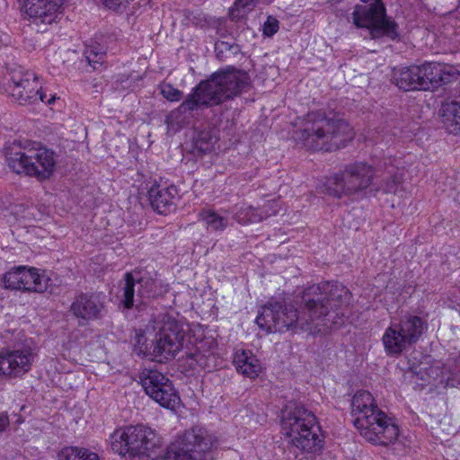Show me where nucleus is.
Returning a JSON list of instances; mask_svg holds the SVG:
<instances>
[{
    "label": "nucleus",
    "instance_id": "nucleus-1",
    "mask_svg": "<svg viewBox=\"0 0 460 460\" xmlns=\"http://www.w3.org/2000/svg\"><path fill=\"white\" fill-rule=\"evenodd\" d=\"M349 290L338 281L323 282L305 288L296 304L283 305L279 301L270 299L262 307L256 318V323L267 332H284L292 328L306 329L318 320H332L344 316L342 308L349 304Z\"/></svg>",
    "mask_w": 460,
    "mask_h": 460
},
{
    "label": "nucleus",
    "instance_id": "nucleus-2",
    "mask_svg": "<svg viewBox=\"0 0 460 460\" xmlns=\"http://www.w3.org/2000/svg\"><path fill=\"white\" fill-rule=\"evenodd\" d=\"M250 84V76L244 71L233 67L217 71L195 86L172 113L185 114L202 106L218 105L246 92Z\"/></svg>",
    "mask_w": 460,
    "mask_h": 460
},
{
    "label": "nucleus",
    "instance_id": "nucleus-3",
    "mask_svg": "<svg viewBox=\"0 0 460 460\" xmlns=\"http://www.w3.org/2000/svg\"><path fill=\"white\" fill-rule=\"evenodd\" d=\"M281 428L288 438L286 454L289 460L301 459L323 447L315 415L300 403L289 402L282 410Z\"/></svg>",
    "mask_w": 460,
    "mask_h": 460
},
{
    "label": "nucleus",
    "instance_id": "nucleus-4",
    "mask_svg": "<svg viewBox=\"0 0 460 460\" xmlns=\"http://www.w3.org/2000/svg\"><path fill=\"white\" fill-rule=\"evenodd\" d=\"M351 415L354 426L370 443L388 446L397 440L398 425L378 408L369 392L359 390L354 394L351 400Z\"/></svg>",
    "mask_w": 460,
    "mask_h": 460
},
{
    "label": "nucleus",
    "instance_id": "nucleus-5",
    "mask_svg": "<svg viewBox=\"0 0 460 460\" xmlns=\"http://www.w3.org/2000/svg\"><path fill=\"white\" fill-rule=\"evenodd\" d=\"M353 134L349 125L341 119L328 118L324 112L307 114L304 128L296 132L303 146L314 151L331 152L345 146Z\"/></svg>",
    "mask_w": 460,
    "mask_h": 460
},
{
    "label": "nucleus",
    "instance_id": "nucleus-6",
    "mask_svg": "<svg viewBox=\"0 0 460 460\" xmlns=\"http://www.w3.org/2000/svg\"><path fill=\"white\" fill-rule=\"evenodd\" d=\"M5 156L13 172L36 178L40 181L49 179L55 171L54 151L40 143L14 141L6 148Z\"/></svg>",
    "mask_w": 460,
    "mask_h": 460
},
{
    "label": "nucleus",
    "instance_id": "nucleus-7",
    "mask_svg": "<svg viewBox=\"0 0 460 460\" xmlns=\"http://www.w3.org/2000/svg\"><path fill=\"white\" fill-rule=\"evenodd\" d=\"M165 290L154 270L137 268L124 275L120 302L127 309L138 307L146 301L162 296Z\"/></svg>",
    "mask_w": 460,
    "mask_h": 460
},
{
    "label": "nucleus",
    "instance_id": "nucleus-8",
    "mask_svg": "<svg viewBox=\"0 0 460 460\" xmlns=\"http://www.w3.org/2000/svg\"><path fill=\"white\" fill-rule=\"evenodd\" d=\"M376 172V164L371 165L359 161L349 164L328 180L327 191L339 199L360 194L373 184Z\"/></svg>",
    "mask_w": 460,
    "mask_h": 460
},
{
    "label": "nucleus",
    "instance_id": "nucleus-9",
    "mask_svg": "<svg viewBox=\"0 0 460 460\" xmlns=\"http://www.w3.org/2000/svg\"><path fill=\"white\" fill-rule=\"evenodd\" d=\"M367 5L356 4L351 13L352 23L357 28L369 30L373 39L387 37L395 40L398 37V24L387 17L386 7L383 0H360Z\"/></svg>",
    "mask_w": 460,
    "mask_h": 460
},
{
    "label": "nucleus",
    "instance_id": "nucleus-10",
    "mask_svg": "<svg viewBox=\"0 0 460 460\" xmlns=\"http://www.w3.org/2000/svg\"><path fill=\"white\" fill-rule=\"evenodd\" d=\"M4 92L21 105L35 104L40 102L52 103L55 96L48 98L32 71L22 66H14L8 70L4 76Z\"/></svg>",
    "mask_w": 460,
    "mask_h": 460
},
{
    "label": "nucleus",
    "instance_id": "nucleus-11",
    "mask_svg": "<svg viewBox=\"0 0 460 460\" xmlns=\"http://www.w3.org/2000/svg\"><path fill=\"white\" fill-rule=\"evenodd\" d=\"M161 440L154 429L145 425L127 426L115 430L111 436L113 452L137 456L160 447Z\"/></svg>",
    "mask_w": 460,
    "mask_h": 460
},
{
    "label": "nucleus",
    "instance_id": "nucleus-12",
    "mask_svg": "<svg viewBox=\"0 0 460 460\" xmlns=\"http://www.w3.org/2000/svg\"><path fill=\"white\" fill-rule=\"evenodd\" d=\"M184 332L181 325L170 316L164 315L155 327V335L146 346V351L157 361L174 358L183 347Z\"/></svg>",
    "mask_w": 460,
    "mask_h": 460
},
{
    "label": "nucleus",
    "instance_id": "nucleus-13",
    "mask_svg": "<svg viewBox=\"0 0 460 460\" xmlns=\"http://www.w3.org/2000/svg\"><path fill=\"white\" fill-rule=\"evenodd\" d=\"M427 323L418 315H405L399 323H392L383 335L388 355L397 356L419 341L427 330Z\"/></svg>",
    "mask_w": 460,
    "mask_h": 460
},
{
    "label": "nucleus",
    "instance_id": "nucleus-14",
    "mask_svg": "<svg viewBox=\"0 0 460 460\" xmlns=\"http://www.w3.org/2000/svg\"><path fill=\"white\" fill-rule=\"evenodd\" d=\"M213 442L212 436L205 429L192 428L171 443L162 460H207L206 454Z\"/></svg>",
    "mask_w": 460,
    "mask_h": 460
},
{
    "label": "nucleus",
    "instance_id": "nucleus-15",
    "mask_svg": "<svg viewBox=\"0 0 460 460\" xmlns=\"http://www.w3.org/2000/svg\"><path fill=\"white\" fill-rule=\"evenodd\" d=\"M139 378L146 394L161 406L174 410L180 404L181 399L172 382L163 373L146 368Z\"/></svg>",
    "mask_w": 460,
    "mask_h": 460
},
{
    "label": "nucleus",
    "instance_id": "nucleus-16",
    "mask_svg": "<svg viewBox=\"0 0 460 460\" xmlns=\"http://www.w3.org/2000/svg\"><path fill=\"white\" fill-rule=\"evenodd\" d=\"M69 312L82 326L99 321L107 314L106 296L102 292H80L71 303Z\"/></svg>",
    "mask_w": 460,
    "mask_h": 460
},
{
    "label": "nucleus",
    "instance_id": "nucleus-17",
    "mask_svg": "<svg viewBox=\"0 0 460 460\" xmlns=\"http://www.w3.org/2000/svg\"><path fill=\"white\" fill-rule=\"evenodd\" d=\"M63 0H25L23 8L37 31L44 32L57 21Z\"/></svg>",
    "mask_w": 460,
    "mask_h": 460
},
{
    "label": "nucleus",
    "instance_id": "nucleus-18",
    "mask_svg": "<svg viewBox=\"0 0 460 460\" xmlns=\"http://www.w3.org/2000/svg\"><path fill=\"white\" fill-rule=\"evenodd\" d=\"M33 356L30 348L0 349V373L16 377L31 369Z\"/></svg>",
    "mask_w": 460,
    "mask_h": 460
},
{
    "label": "nucleus",
    "instance_id": "nucleus-19",
    "mask_svg": "<svg viewBox=\"0 0 460 460\" xmlns=\"http://www.w3.org/2000/svg\"><path fill=\"white\" fill-rule=\"evenodd\" d=\"M401 164L400 160L393 157H385L376 164L375 178H382V181L374 189L375 191L396 193L403 176V168L400 166Z\"/></svg>",
    "mask_w": 460,
    "mask_h": 460
},
{
    "label": "nucleus",
    "instance_id": "nucleus-20",
    "mask_svg": "<svg viewBox=\"0 0 460 460\" xmlns=\"http://www.w3.org/2000/svg\"><path fill=\"white\" fill-rule=\"evenodd\" d=\"M178 197V189L174 185L154 184L148 190L150 205L158 214L166 215L173 211Z\"/></svg>",
    "mask_w": 460,
    "mask_h": 460
},
{
    "label": "nucleus",
    "instance_id": "nucleus-21",
    "mask_svg": "<svg viewBox=\"0 0 460 460\" xmlns=\"http://www.w3.org/2000/svg\"><path fill=\"white\" fill-rule=\"evenodd\" d=\"M391 81L403 91L421 90L418 66L394 67Z\"/></svg>",
    "mask_w": 460,
    "mask_h": 460
},
{
    "label": "nucleus",
    "instance_id": "nucleus-22",
    "mask_svg": "<svg viewBox=\"0 0 460 460\" xmlns=\"http://www.w3.org/2000/svg\"><path fill=\"white\" fill-rule=\"evenodd\" d=\"M233 363L239 374L250 379L256 378L262 369L260 360L250 350L236 351Z\"/></svg>",
    "mask_w": 460,
    "mask_h": 460
},
{
    "label": "nucleus",
    "instance_id": "nucleus-23",
    "mask_svg": "<svg viewBox=\"0 0 460 460\" xmlns=\"http://www.w3.org/2000/svg\"><path fill=\"white\" fill-rule=\"evenodd\" d=\"M419 67L420 84L422 91L430 90L446 83L443 66L439 63L428 62Z\"/></svg>",
    "mask_w": 460,
    "mask_h": 460
},
{
    "label": "nucleus",
    "instance_id": "nucleus-24",
    "mask_svg": "<svg viewBox=\"0 0 460 460\" xmlns=\"http://www.w3.org/2000/svg\"><path fill=\"white\" fill-rule=\"evenodd\" d=\"M442 123L451 134L460 133V98L446 102L440 109Z\"/></svg>",
    "mask_w": 460,
    "mask_h": 460
},
{
    "label": "nucleus",
    "instance_id": "nucleus-25",
    "mask_svg": "<svg viewBox=\"0 0 460 460\" xmlns=\"http://www.w3.org/2000/svg\"><path fill=\"white\" fill-rule=\"evenodd\" d=\"M233 218L240 225L254 224L262 221L263 219L275 216L277 209H273L271 213L265 212L264 214L259 213L258 209L252 206L243 204L240 207L235 206L233 210Z\"/></svg>",
    "mask_w": 460,
    "mask_h": 460
},
{
    "label": "nucleus",
    "instance_id": "nucleus-26",
    "mask_svg": "<svg viewBox=\"0 0 460 460\" xmlns=\"http://www.w3.org/2000/svg\"><path fill=\"white\" fill-rule=\"evenodd\" d=\"M49 281L37 269L25 266L24 291L42 293L47 290Z\"/></svg>",
    "mask_w": 460,
    "mask_h": 460
},
{
    "label": "nucleus",
    "instance_id": "nucleus-27",
    "mask_svg": "<svg viewBox=\"0 0 460 460\" xmlns=\"http://www.w3.org/2000/svg\"><path fill=\"white\" fill-rule=\"evenodd\" d=\"M199 218L209 231L223 232L228 226V218L213 209H202L199 213Z\"/></svg>",
    "mask_w": 460,
    "mask_h": 460
},
{
    "label": "nucleus",
    "instance_id": "nucleus-28",
    "mask_svg": "<svg viewBox=\"0 0 460 460\" xmlns=\"http://www.w3.org/2000/svg\"><path fill=\"white\" fill-rule=\"evenodd\" d=\"M25 266L12 269L4 276V287L13 290L24 291Z\"/></svg>",
    "mask_w": 460,
    "mask_h": 460
},
{
    "label": "nucleus",
    "instance_id": "nucleus-29",
    "mask_svg": "<svg viewBox=\"0 0 460 460\" xmlns=\"http://www.w3.org/2000/svg\"><path fill=\"white\" fill-rule=\"evenodd\" d=\"M58 460H99V456L85 448L67 447L61 450Z\"/></svg>",
    "mask_w": 460,
    "mask_h": 460
},
{
    "label": "nucleus",
    "instance_id": "nucleus-30",
    "mask_svg": "<svg viewBox=\"0 0 460 460\" xmlns=\"http://www.w3.org/2000/svg\"><path fill=\"white\" fill-rule=\"evenodd\" d=\"M84 55L90 66L93 69L97 68V66H101L104 60L105 51L100 44L87 45L84 50Z\"/></svg>",
    "mask_w": 460,
    "mask_h": 460
},
{
    "label": "nucleus",
    "instance_id": "nucleus-31",
    "mask_svg": "<svg viewBox=\"0 0 460 460\" xmlns=\"http://www.w3.org/2000/svg\"><path fill=\"white\" fill-rule=\"evenodd\" d=\"M258 0H235L234 5L229 10L232 20L238 21L246 13L253 10Z\"/></svg>",
    "mask_w": 460,
    "mask_h": 460
},
{
    "label": "nucleus",
    "instance_id": "nucleus-32",
    "mask_svg": "<svg viewBox=\"0 0 460 460\" xmlns=\"http://www.w3.org/2000/svg\"><path fill=\"white\" fill-rule=\"evenodd\" d=\"M217 140V137L211 130H203L196 137L195 146L199 152L207 153L212 150Z\"/></svg>",
    "mask_w": 460,
    "mask_h": 460
},
{
    "label": "nucleus",
    "instance_id": "nucleus-33",
    "mask_svg": "<svg viewBox=\"0 0 460 460\" xmlns=\"http://www.w3.org/2000/svg\"><path fill=\"white\" fill-rule=\"evenodd\" d=\"M187 358L190 361V367L195 368L199 367L200 368L206 369L209 367V356H206L205 354L196 351L193 353H189L187 355Z\"/></svg>",
    "mask_w": 460,
    "mask_h": 460
},
{
    "label": "nucleus",
    "instance_id": "nucleus-34",
    "mask_svg": "<svg viewBox=\"0 0 460 460\" xmlns=\"http://www.w3.org/2000/svg\"><path fill=\"white\" fill-rule=\"evenodd\" d=\"M161 94L169 102H178L183 96L182 92L174 88L171 84L161 85Z\"/></svg>",
    "mask_w": 460,
    "mask_h": 460
},
{
    "label": "nucleus",
    "instance_id": "nucleus-35",
    "mask_svg": "<svg viewBox=\"0 0 460 460\" xmlns=\"http://www.w3.org/2000/svg\"><path fill=\"white\" fill-rule=\"evenodd\" d=\"M204 22V18L202 15V13L199 10L197 11H190V10H184V22L187 25L192 24V25H200Z\"/></svg>",
    "mask_w": 460,
    "mask_h": 460
},
{
    "label": "nucleus",
    "instance_id": "nucleus-36",
    "mask_svg": "<svg viewBox=\"0 0 460 460\" xmlns=\"http://www.w3.org/2000/svg\"><path fill=\"white\" fill-rule=\"evenodd\" d=\"M279 28V22L276 18L269 16L263 25V34L268 37L273 36Z\"/></svg>",
    "mask_w": 460,
    "mask_h": 460
},
{
    "label": "nucleus",
    "instance_id": "nucleus-37",
    "mask_svg": "<svg viewBox=\"0 0 460 460\" xmlns=\"http://www.w3.org/2000/svg\"><path fill=\"white\" fill-rule=\"evenodd\" d=\"M275 208L277 209V213H278L279 209V202L276 200H270L262 208H257V209H258L259 213L264 214L267 211L271 213L272 210Z\"/></svg>",
    "mask_w": 460,
    "mask_h": 460
},
{
    "label": "nucleus",
    "instance_id": "nucleus-38",
    "mask_svg": "<svg viewBox=\"0 0 460 460\" xmlns=\"http://www.w3.org/2000/svg\"><path fill=\"white\" fill-rule=\"evenodd\" d=\"M231 48H234V51H239L240 50V48L237 44H230L228 42H226V41H221V42H218L216 44V50L217 51H224V50H229L231 49Z\"/></svg>",
    "mask_w": 460,
    "mask_h": 460
},
{
    "label": "nucleus",
    "instance_id": "nucleus-39",
    "mask_svg": "<svg viewBox=\"0 0 460 460\" xmlns=\"http://www.w3.org/2000/svg\"><path fill=\"white\" fill-rule=\"evenodd\" d=\"M10 420L7 413H0V434H2L9 427Z\"/></svg>",
    "mask_w": 460,
    "mask_h": 460
},
{
    "label": "nucleus",
    "instance_id": "nucleus-40",
    "mask_svg": "<svg viewBox=\"0 0 460 460\" xmlns=\"http://www.w3.org/2000/svg\"><path fill=\"white\" fill-rule=\"evenodd\" d=\"M229 51H231L232 53L235 54L237 53L238 51H234V48H231V49H229Z\"/></svg>",
    "mask_w": 460,
    "mask_h": 460
},
{
    "label": "nucleus",
    "instance_id": "nucleus-41",
    "mask_svg": "<svg viewBox=\"0 0 460 460\" xmlns=\"http://www.w3.org/2000/svg\"><path fill=\"white\" fill-rule=\"evenodd\" d=\"M141 339H142V337H141V336H138V337H137V343H138V344L140 343Z\"/></svg>",
    "mask_w": 460,
    "mask_h": 460
},
{
    "label": "nucleus",
    "instance_id": "nucleus-42",
    "mask_svg": "<svg viewBox=\"0 0 460 460\" xmlns=\"http://www.w3.org/2000/svg\"><path fill=\"white\" fill-rule=\"evenodd\" d=\"M458 314H459V315H460V308L458 309Z\"/></svg>",
    "mask_w": 460,
    "mask_h": 460
}]
</instances>
